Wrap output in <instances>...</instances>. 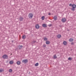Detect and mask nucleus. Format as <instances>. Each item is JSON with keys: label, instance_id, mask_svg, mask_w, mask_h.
I'll list each match as a JSON object with an SVG mask.
<instances>
[{"label": "nucleus", "instance_id": "nucleus-24", "mask_svg": "<svg viewBox=\"0 0 76 76\" xmlns=\"http://www.w3.org/2000/svg\"><path fill=\"white\" fill-rule=\"evenodd\" d=\"M53 58H57V56H56V55H54L53 56Z\"/></svg>", "mask_w": 76, "mask_h": 76}, {"label": "nucleus", "instance_id": "nucleus-4", "mask_svg": "<svg viewBox=\"0 0 76 76\" xmlns=\"http://www.w3.org/2000/svg\"><path fill=\"white\" fill-rule=\"evenodd\" d=\"M2 58L4 59H7L8 58V56L6 55H4L2 56Z\"/></svg>", "mask_w": 76, "mask_h": 76}, {"label": "nucleus", "instance_id": "nucleus-31", "mask_svg": "<svg viewBox=\"0 0 76 76\" xmlns=\"http://www.w3.org/2000/svg\"><path fill=\"white\" fill-rule=\"evenodd\" d=\"M60 26V27H61V26Z\"/></svg>", "mask_w": 76, "mask_h": 76}, {"label": "nucleus", "instance_id": "nucleus-13", "mask_svg": "<svg viewBox=\"0 0 76 76\" xmlns=\"http://www.w3.org/2000/svg\"><path fill=\"white\" fill-rule=\"evenodd\" d=\"M17 64L18 65H19L20 64V61H18L17 62Z\"/></svg>", "mask_w": 76, "mask_h": 76}, {"label": "nucleus", "instance_id": "nucleus-22", "mask_svg": "<svg viewBox=\"0 0 76 76\" xmlns=\"http://www.w3.org/2000/svg\"><path fill=\"white\" fill-rule=\"evenodd\" d=\"M41 18L42 20H44V18H45L44 16H42Z\"/></svg>", "mask_w": 76, "mask_h": 76}, {"label": "nucleus", "instance_id": "nucleus-28", "mask_svg": "<svg viewBox=\"0 0 76 76\" xmlns=\"http://www.w3.org/2000/svg\"><path fill=\"white\" fill-rule=\"evenodd\" d=\"M69 6H72V4H69Z\"/></svg>", "mask_w": 76, "mask_h": 76}, {"label": "nucleus", "instance_id": "nucleus-9", "mask_svg": "<svg viewBox=\"0 0 76 76\" xmlns=\"http://www.w3.org/2000/svg\"><path fill=\"white\" fill-rule=\"evenodd\" d=\"M22 47H23V46L22 45H19L18 46V48H19V50L22 48Z\"/></svg>", "mask_w": 76, "mask_h": 76}, {"label": "nucleus", "instance_id": "nucleus-26", "mask_svg": "<svg viewBox=\"0 0 76 76\" xmlns=\"http://www.w3.org/2000/svg\"><path fill=\"white\" fill-rule=\"evenodd\" d=\"M71 45H74V42H72L71 43Z\"/></svg>", "mask_w": 76, "mask_h": 76}, {"label": "nucleus", "instance_id": "nucleus-15", "mask_svg": "<svg viewBox=\"0 0 76 76\" xmlns=\"http://www.w3.org/2000/svg\"><path fill=\"white\" fill-rule=\"evenodd\" d=\"M39 64H38V63H37L35 64V66L36 67H37L38 66Z\"/></svg>", "mask_w": 76, "mask_h": 76}, {"label": "nucleus", "instance_id": "nucleus-12", "mask_svg": "<svg viewBox=\"0 0 76 76\" xmlns=\"http://www.w3.org/2000/svg\"><path fill=\"white\" fill-rule=\"evenodd\" d=\"M69 41L70 42H72V41H73V39L72 38H70L69 40Z\"/></svg>", "mask_w": 76, "mask_h": 76}, {"label": "nucleus", "instance_id": "nucleus-18", "mask_svg": "<svg viewBox=\"0 0 76 76\" xmlns=\"http://www.w3.org/2000/svg\"><path fill=\"white\" fill-rule=\"evenodd\" d=\"M25 37H26V36H25V35H23L22 36V38L23 39H24L25 38Z\"/></svg>", "mask_w": 76, "mask_h": 76}, {"label": "nucleus", "instance_id": "nucleus-25", "mask_svg": "<svg viewBox=\"0 0 76 76\" xmlns=\"http://www.w3.org/2000/svg\"><path fill=\"white\" fill-rule=\"evenodd\" d=\"M68 60H72V58L70 57H69L68 58Z\"/></svg>", "mask_w": 76, "mask_h": 76}, {"label": "nucleus", "instance_id": "nucleus-2", "mask_svg": "<svg viewBox=\"0 0 76 76\" xmlns=\"http://www.w3.org/2000/svg\"><path fill=\"white\" fill-rule=\"evenodd\" d=\"M28 16L30 19H32L33 17V14L32 13H30L28 15Z\"/></svg>", "mask_w": 76, "mask_h": 76}, {"label": "nucleus", "instance_id": "nucleus-30", "mask_svg": "<svg viewBox=\"0 0 76 76\" xmlns=\"http://www.w3.org/2000/svg\"><path fill=\"white\" fill-rule=\"evenodd\" d=\"M51 15V14H50V13H49L48 14V15Z\"/></svg>", "mask_w": 76, "mask_h": 76}, {"label": "nucleus", "instance_id": "nucleus-1", "mask_svg": "<svg viewBox=\"0 0 76 76\" xmlns=\"http://www.w3.org/2000/svg\"><path fill=\"white\" fill-rule=\"evenodd\" d=\"M72 8H71V10L72 11H75L76 10L75 8L76 7V5L75 4L72 5Z\"/></svg>", "mask_w": 76, "mask_h": 76}, {"label": "nucleus", "instance_id": "nucleus-14", "mask_svg": "<svg viewBox=\"0 0 76 76\" xmlns=\"http://www.w3.org/2000/svg\"><path fill=\"white\" fill-rule=\"evenodd\" d=\"M57 16H55L54 17V19L55 20H57Z\"/></svg>", "mask_w": 76, "mask_h": 76}, {"label": "nucleus", "instance_id": "nucleus-5", "mask_svg": "<svg viewBox=\"0 0 76 76\" xmlns=\"http://www.w3.org/2000/svg\"><path fill=\"white\" fill-rule=\"evenodd\" d=\"M66 19L65 18H63L61 20V21L62 22H64H64H66Z\"/></svg>", "mask_w": 76, "mask_h": 76}, {"label": "nucleus", "instance_id": "nucleus-8", "mask_svg": "<svg viewBox=\"0 0 76 76\" xmlns=\"http://www.w3.org/2000/svg\"><path fill=\"white\" fill-rule=\"evenodd\" d=\"M19 19L20 21H23V18L22 17H20L19 18Z\"/></svg>", "mask_w": 76, "mask_h": 76}, {"label": "nucleus", "instance_id": "nucleus-29", "mask_svg": "<svg viewBox=\"0 0 76 76\" xmlns=\"http://www.w3.org/2000/svg\"><path fill=\"white\" fill-rule=\"evenodd\" d=\"M49 26L50 27L51 26H52V24H50V25H49Z\"/></svg>", "mask_w": 76, "mask_h": 76}, {"label": "nucleus", "instance_id": "nucleus-10", "mask_svg": "<svg viewBox=\"0 0 76 76\" xmlns=\"http://www.w3.org/2000/svg\"><path fill=\"white\" fill-rule=\"evenodd\" d=\"M42 27L44 28H46L47 27V25L45 24H42Z\"/></svg>", "mask_w": 76, "mask_h": 76}, {"label": "nucleus", "instance_id": "nucleus-16", "mask_svg": "<svg viewBox=\"0 0 76 76\" xmlns=\"http://www.w3.org/2000/svg\"><path fill=\"white\" fill-rule=\"evenodd\" d=\"M50 43V41H46V44H49Z\"/></svg>", "mask_w": 76, "mask_h": 76}, {"label": "nucleus", "instance_id": "nucleus-34", "mask_svg": "<svg viewBox=\"0 0 76 76\" xmlns=\"http://www.w3.org/2000/svg\"><path fill=\"white\" fill-rule=\"evenodd\" d=\"M12 42H13V41H12Z\"/></svg>", "mask_w": 76, "mask_h": 76}, {"label": "nucleus", "instance_id": "nucleus-21", "mask_svg": "<svg viewBox=\"0 0 76 76\" xmlns=\"http://www.w3.org/2000/svg\"><path fill=\"white\" fill-rule=\"evenodd\" d=\"M36 42V41H33L31 43L33 44H34L35 42Z\"/></svg>", "mask_w": 76, "mask_h": 76}, {"label": "nucleus", "instance_id": "nucleus-3", "mask_svg": "<svg viewBox=\"0 0 76 76\" xmlns=\"http://www.w3.org/2000/svg\"><path fill=\"white\" fill-rule=\"evenodd\" d=\"M28 59H24L22 61V63H24V64H26L28 63Z\"/></svg>", "mask_w": 76, "mask_h": 76}, {"label": "nucleus", "instance_id": "nucleus-7", "mask_svg": "<svg viewBox=\"0 0 76 76\" xmlns=\"http://www.w3.org/2000/svg\"><path fill=\"white\" fill-rule=\"evenodd\" d=\"M63 44L64 45H66L67 44V42L66 41H64L63 42Z\"/></svg>", "mask_w": 76, "mask_h": 76}, {"label": "nucleus", "instance_id": "nucleus-33", "mask_svg": "<svg viewBox=\"0 0 76 76\" xmlns=\"http://www.w3.org/2000/svg\"><path fill=\"white\" fill-rule=\"evenodd\" d=\"M68 31H69V30H68Z\"/></svg>", "mask_w": 76, "mask_h": 76}, {"label": "nucleus", "instance_id": "nucleus-6", "mask_svg": "<svg viewBox=\"0 0 76 76\" xmlns=\"http://www.w3.org/2000/svg\"><path fill=\"white\" fill-rule=\"evenodd\" d=\"M35 28L36 29H39V25H36L35 26Z\"/></svg>", "mask_w": 76, "mask_h": 76}, {"label": "nucleus", "instance_id": "nucleus-23", "mask_svg": "<svg viewBox=\"0 0 76 76\" xmlns=\"http://www.w3.org/2000/svg\"><path fill=\"white\" fill-rule=\"evenodd\" d=\"M3 71H4V69H0V72H1V73L2 72H3Z\"/></svg>", "mask_w": 76, "mask_h": 76}, {"label": "nucleus", "instance_id": "nucleus-17", "mask_svg": "<svg viewBox=\"0 0 76 76\" xmlns=\"http://www.w3.org/2000/svg\"><path fill=\"white\" fill-rule=\"evenodd\" d=\"M13 63V61H11L10 62V64H12Z\"/></svg>", "mask_w": 76, "mask_h": 76}, {"label": "nucleus", "instance_id": "nucleus-11", "mask_svg": "<svg viewBox=\"0 0 76 76\" xmlns=\"http://www.w3.org/2000/svg\"><path fill=\"white\" fill-rule=\"evenodd\" d=\"M61 34H58L57 36V37L58 38H61Z\"/></svg>", "mask_w": 76, "mask_h": 76}, {"label": "nucleus", "instance_id": "nucleus-20", "mask_svg": "<svg viewBox=\"0 0 76 76\" xmlns=\"http://www.w3.org/2000/svg\"><path fill=\"white\" fill-rule=\"evenodd\" d=\"M44 41H47V37H45L44 38Z\"/></svg>", "mask_w": 76, "mask_h": 76}, {"label": "nucleus", "instance_id": "nucleus-32", "mask_svg": "<svg viewBox=\"0 0 76 76\" xmlns=\"http://www.w3.org/2000/svg\"><path fill=\"white\" fill-rule=\"evenodd\" d=\"M12 54H11V55H12Z\"/></svg>", "mask_w": 76, "mask_h": 76}, {"label": "nucleus", "instance_id": "nucleus-27", "mask_svg": "<svg viewBox=\"0 0 76 76\" xmlns=\"http://www.w3.org/2000/svg\"><path fill=\"white\" fill-rule=\"evenodd\" d=\"M43 47H46V45H43Z\"/></svg>", "mask_w": 76, "mask_h": 76}, {"label": "nucleus", "instance_id": "nucleus-19", "mask_svg": "<svg viewBox=\"0 0 76 76\" xmlns=\"http://www.w3.org/2000/svg\"><path fill=\"white\" fill-rule=\"evenodd\" d=\"M9 71V72H10V73H12V69H10Z\"/></svg>", "mask_w": 76, "mask_h": 76}]
</instances>
